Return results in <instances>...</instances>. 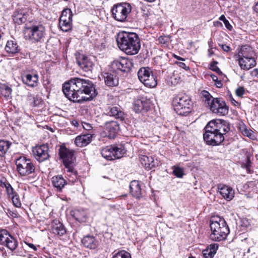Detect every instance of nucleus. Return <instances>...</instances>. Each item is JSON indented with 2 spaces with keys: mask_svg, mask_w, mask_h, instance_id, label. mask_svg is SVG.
Returning <instances> with one entry per match:
<instances>
[{
  "mask_svg": "<svg viewBox=\"0 0 258 258\" xmlns=\"http://www.w3.org/2000/svg\"><path fill=\"white\" fill-rule=\"evenodd\" d=\"M62 91L70 101L78 103L92 100L97 95L91 81L77 77L64 83Z\"/></svg>",
  "mask_w": 258,
  "mask_h": 258,
  "instance_id": "nucleus-1",
  "label": "nucleus"
},
{
  "mask_svg": "<svg viewBox=\"0 0 258 258\" xmlns=\"http://www.w3.org/2000/svg\"><path fill=\"white\" fill-rule=\"evenodd\" d=\"M118 47L128 55L137 54L141 48L140 41L136 33L122 31L116 37Z\"/></svg>",
  "mask_w": 258,
  "mask_h": 258,
  "instance_id": "nucleus-2",
  "label": "nucleus"
},
{
  "mask_svg": "<svg viewBox=\"0 0 258 258\" xmlns=\"http://www.w3.org/2000/svg\"><path fill=\"white\" fill-rule=\"evenodd\" d=\"M210 223L211 233L210 238L215 241L225 240L230 230L224 219L220 217H214L211 219Z\"/></svg>",
  "mask_w": 258,
  "mask_h": 258,
  "instance_id": "nucleus-3",
  "label": "nucleus"
},
{
  "mask_svg": "<svg viewBox=\"0 0 258 258\" xmlns=\"http://www.w3.org/2000/svg\"><path fill=\"white\" fill-rule=\"evenodd\" d=\"M203 101L207 104L210 110L214 113L220 116L226 115L228 112V107L225 101L219 98H214L207 91L201 93Z\"/></svg>",
  "mask_w": 258,
  "mask_h": 258,
  "instance_id": "nucleus-4",
  "label": "nucleus"
},
{
  "mask_svg": "<svg viewBox=\"0 0 258 258\" xmlns=\"http://www.w3.org/2000/svg\"><path fill=\"white\" fill-rule=\"evenodd\" d=\"M25 26L24 33L28 40L33 43L40 42L43 40L46 35V29L41 22L29 21Z\"/></svg>",
  "mask_w": 258,
  "mask_h": 258,
  "instance_id": "nucleus-5",
  "label": "nucleus"
},
{
  "mask_svg": "<svg viewBox=\"0 0 258 258\" xmlns=\"http://www.w3.org/2000/svg\"><path fill=\"white\" fill-rule=\"evenodd\" d=\"M172 102L175 111L180 115H186L192 110V102L185 94H178L174 97Z\"/></svg>",
  "mask_w": 258,
  "mask_h": 258,
  "instance_id": "nucleus-6",
  "label": "nucleus"
},
{
  "mask_svg": "<svg viewBox=\"0 0 258 258\" xmlns=\"http://www.w3.org/2000/svg\"><path fill=\"white\" fill-rule=\"evenodd\" d=\"M131 11V5L126 3L115 4L111 10L112 17L115 20L119 22L125 21Z\"/></svg>",
  "mask_w": 258,
  "mask_h": 258,
  "instance_id": "nucleus-7",
  "label": "nucleus"
},
{
  "mask_svg": "<svg viewBox=\"0 0 258 258\" xmlns=\"http://www.w3.org/2000/svg\"><path fill=\"white\" fill-rule=\"evenodd\" d=\"M138 76L141 82L148 87L154 88L157 84L156 77L149 67L141 68L138 72Z\"/></svg>",
  "mask_w": 258,
  "mask_h": 258,
  "instance_id": "nucleus-8",
  "label": "nucleus"
},
{
  "mask_svg": "<svg viewBox=\"0 0 258 258\" xmlns=\"http://www.w3.org/2000/svg\"><path fill=\"white\" fill-rule=\"evenodd\" d=\"M205 133L204 134V140L207 144L211 146L219 145L224 139V136L220 132L213 130L208 124L205 127Z\"/></svg>",
  "mask_w": 258,
  "mask_h": 258,
  "instance_id": "nucleus-9",
  "label": "nucleus"
},
{
  "mask_svg": "<svg viewBox=\"0 0 258 258\" xmlns=\"http://www.w3.org/2000/svg\"><path fill=\"white\" fill-rule=\"evenodd\" d=\"M125 152L124 147L121 145L106 146L101 151L102 157L108 160L120 158L123 156Z\"/></svg>",
  "mask_w": 258,
  "mask_h": 258,
  "instance_id": "nucleus-10",
  "label": "nucleus"
},
{
  "mask_svg": "<svg viewBox=\"0 0 258 258\" xmlns=\"http://www.w3.org/2000/svg\"><path fill=\"white\" fill-rule=\"evenodd\" d=\"M59 155L67 169V171L73 173L74 170V164L75 160L73 151L67 148L65 146H61L59 149Z\"/></svg>",
  "mask_w": 258,
  "mask_h": 258,
  "instance_id": "nucleus-11",
  "label": "nucleus"
},
{
  "mask_svg": "<svg viewBox=\"0 0 258 258\" xmlns=\"http://www.w3.org/2000/svg\"><path fill=\"white\" fill-rule=\"evenodd\" d=\"M17 169L22 176L28 175L33 172L35 170L34 164L30 159L25 157H21L16 161Z\"/></svg>",
  "mask_w": 258,
  "mask_h": 258,
  "instance_id": "nucleus-12",
  "label": "nucleus"
},
{
  "mask_svg": "<svg viewBox=\"0 0 258 258\" xmlns=\"http://www.w3.org/2000/svg\"><path fill=\"white\" fill-rule=\"evenodd\" d=\"M0 244L6 246L12 251L18 246L17 240L7 230L4 229H0Z\"/></svg>",
  "mask_w": 258,
  "mask_h": 258,
  "instance_id": "nucleus-13",
  "label": "nucleus"
},
{
  "mask_svg": "<svg viewBox=\"0 0 258 258\" xmlns=\"http://www.w3.org/2000/svg\"><path fill=\"white\" fill-rule=\"evenodd\" d=\"M207 124L211 127L213 131L221 133L223 136L228 133L230 130L229 123L223 119L212 120Z\"/></svg>",
  "mask_w": 258,
  "mask_h": 258,
  "instance_id": "nucleus-14",
  "label": "nucleus"
},
{
  "mask_svg": "<svg viewBox=\"0 0 258 258\" xmlns=\"http://www.w3.org/2000/svg\"><path fill=\"white\" fill-rule=\"evenodd\" d=\"M48 149V146L45 144L36 146L32 149L33 155L38 161L43 162L49 157Z\"/></svg>",
  "mask_w": 258,
  "mask_h": 258,
  "instance_id": "nucleus-15",
  "label": "nucleus"
},
{
  "mask_svg": "<svg viewBox=\"0 0 258 258\" xmlns=\"http://www.w3.org/2000/svg\"><path fill=\"white\" fill-rule=\"evenodd\" d=\"M132 66L131 61L124 57H120L111 63V68L113 70L116 69L123 72H128Z\"/></svg>",
  "mask_w": 258,
  "mask_h": 258,
  "instance_id": "nucleus-16",
  "label": "nucleus"
},
{
  "mask_svg": "<svg viewBox=\"0 0 258 258\" xmlns=\"http://www.w3.org/2000/svg\"><path fill=\"white\" fill-rule=\"evenodd\" d=\"M78 66L85 72L91 71L93 69V63L87 56L80 54L76 57Z\"/></svg>",
  "mask_w": 258,
  "mask_h": 258,
  "instance_id": "nucleus-17",
  "label": "nucleus"
},
{
  "mask_svg": "<svg viewBox=\"0 0 258 258\" xmlns=\"http://www.w3.org/2000/svg\"><path fill=\"white\" fill-rule=\"evenodd\" d=\"M150 107V101L146 98L138 99L134 102L133 109L136 112H140L143 110L148 111Z\"/></svg>",
  "mask_w": 258,
  "mask_h": 258,
  "instance_id": "nucleus-18",
  "label": "nucleus"
},
{
  "mask_svg": "<svg viewBox=\"0 0 258 258\" xmlns=\"http://www.w3.org/2000/svg\"><path fill=\"white\" fill-rule=\"evenodd\" d=\"M104 83L109 87L116 86L118 84V77L116 72L104 73L103 75Z\"/></svg>",
  "mask_w": 258,
  "mask_h": 258,
  "instance_id": "nucleus-19",
  "label": "nucleus"
},
{
  "mask_svg": "<svg viewBox=\"0 0 258 258\" xmlns=\"http://www.w3.org/2000/svg\"><path fill=\"white\" fill-rule=\"evenodd\" d=\"M104 128L108 133L110 139L114 138L119 130V125L117 121H107L104 123Z\"/></svg>",
  "mask_w": 258,
  "mask_h": 258,
  "instance_id": "nucleus-20",
  "label": "nucleus"
},
{
  "mask_svg": "<svg viewBox=\"0 0 258 258\" xmlns=\"http://www.w3.org/2000/svg\"><path fill=\"white\" fill-rule=\"evenodd\" d=\"M218 190L222 197L228 201H231L234 197V191L232 187L223 184H219Z\"/></svg>",
  "mask_w": 258,
  "mask_h": 258,
  "instance_id": "nucleus-21",
  "label": "nucleus"
},
{
  "mask_svg": "<svg viewBox=\"0 0 258 258\" xmlns=\"http://www.w3.org/2000/svg\"><path fill=\"white\" fill-rule=\"evenodd\" d=\"M238 61L241 69L245 70H248L254 67L256 64L255 61L253 56L246 57H239Z\"/></svg>",
  "mask_w": 258,
  "mask_h": 258,
  "instance_id": "nucleus-22",
  "label": "nucleus"
},
{
  "mask_svg": "<svg viewBox=\"0 0 258 258\" xmlns=\"http://www.w3.org/2000/svg\"><path fill=\"white\" fill-rule=\"evenodd\" d=\"M23 82L28 86L35 87L37 86L38 76L37 74L32 75L31 74H25L22 76Z\"/></svg>",
  "mask_w": 258,
  "mask_h": 258,
  "instance_id": "nucleus-23",
  "label": "nucleus"
},
{
  "mask_svg": "<svg viewBox=\"0 0 258 258\" xmlns=\"http://www.w3.org/2000/svg\"><path fill=\"white\" fill-rule=\"evenodd\" d=\"M82 243L83 245L90 249H95L98 245V241L95 237L90 235H87L82 239Z\"/></svg>",
  "mask_w": 258,
  "mask_h": 258,
  "instance_id": "nucleus-24",
  "label": "nucleus"
},
{
  "mask_svg": "<svg viewBox=\"0 0 258 258\" xmlns=\"http://www.w3.org/2000/svg\"><path fill=\"white\" fill-rule=\"evenodd\" d=\"M92 135L90 134L77 136L75 143L77 146L83 147L89 144L92 141Z\"/></svg>",
  "mask_w": 258,
  "mask_h": 258,
  "instance_id": "nucleus-25",
  "label": "nucleus"
},
{
  "mask_svg": "<svg viewBox=\"0 0 258 258\" xmlns=\"http://www.w3.org/2000/svg\"><path fill=\"white\" fill-rule=\"evenodd\" d=\"M130 192L133 197L140 199L142 196L141 186L138 181L133 180L130 185Z\"/></svg>",
  "mask_w": 258,
  "mask_h": 258,
  "instance_id": "nucleus-26",
  "label": "nucleus"
},
{
  "mask_svg": "<svg viewBox=\"0 0 258 258\" xmlns=\"http://www.w3.org/2000/svg\"><path fill=\"white\" fill-rule=\"evenodd\" d=\"M52 231L53 233L61 236L66 233L63 225L57 219L53 220L52 222Z\"/></svg>",
  "mask_w": 258,
  "mask_h": 258,
  "instance_id": "nucleus-27",
  "label": "nucleus"
},
{
  "mask_svg": "<svg viewBox=\"0 0 258 258\" xmlns=\"http://www.w3.org/2000/svg\"><path fill=\"white\" fill-rule=\"evenodd\" d=\"M5 50L8 53L15 54L19 52L20 48L16 40H8L5 46Z\"/></svg>",
  "mask_w": 258,
  "mask_h": 258,
  "instance_id": "nucleus-28",
  "label": "nucleus"
},
{
  "mask_svg": "<svg viewBox=\"0 0 258 258\" xmlns=\"http://www.w3.org/2000/svg\"><path fill=\"white\" fill-rule=\"evenodd\" d=\"M141 164L145 166L146 168L151 169L155 167L154 158L152 156H147L146 155H141L139 157Z\"/></svg>",
  "mask_w": 258,
  "mask_h": 258,
  "instance_id": "nucleus-29",
  "label": "nucleus"
},
{
  "mask_svg": "<svg viewBox=\"0 0 258 258\" xmlns=\"http://www.w3.org/2000/svg\"><path fill=\"white\" fill-rule=\"evenodd\" d=\"M218 244L216 243L210 244L207 248L203 250V254L204 258H213L216 253Z\"/></svg>",
  "mask_w": 258,
  "mask_h": 258,
  "instance_id": "nucleus-30",
  "label": "nucleus"
},
{
  "mask_svg": "<svg viewBox=\"0 0 258 258\" xmlns=\"http://www.w3.org/2000/svg\"><path fill=\"white\" fill-rule=\"evenodd\" d=\"M51 180L53 185L58 191H61L62 188L67 184L66 181L62 176H54L52 178Z\"/></svg>",
  "mask_w": 258,
  "mask_h": 258,
  "instance_id": "nucleus-31",
  "label": "nucleus"
},
{
  "mask_svg": "<svg viewBox=\"0 0 258 258\" xmlns=\"http://www.w3.org/2000/svg\"><path fill=\"white\" fill-rule=\"evenodd\" d=\"M13 17L14 22L20 25L26 21L28 14L22 11H16L14 12Z\"/></svg>",
  "mask_w": 258,
  "mask_h": 258,
  "instance_id": "nucleus-32",
  "label": "nucleus"
},
{
  "mask_svg": "<svg viewBox=\"0 0 258 258\" xmlns=\"http://www.w3.org/2000/svg\"><path fill=\"white\" fill-rule=\"evenodd\" d=\"M110 116L115 117L116 118L123 119L124 118V113L122 112L120 107L113 106L109 108L108 112Z\"/></svg>",
  "mask_w": 258,
  "mask_h": 258,
  "instance_id": "nucleus-33",
  "label": "nucleus"
},
{
  "mask_svg": "<svg viewBox=\"0 0 258 258\" xmlns=\"http://www.w3.org/2000/svg\"><path fill=\"white\" fill-rule=\"evenodd\" d=\"M254 54V52L251 47L244 45L241 47L238 55L239 57H246L253 56Z\"/></svg>",
  "mask_w": 258,
  "mask_h": 258,
  "instance_id": "nucleus-34",
  "label": "nucleus"
},
{
  "mask_svg": "<svg viewBox=\"0 0 258 258\" xmlns=\"http://www.w3.org/2000/svg\"><path fill=\"white\" fill-rule=\"evenodd\" d=\"M73 14L71 10L67 9L62 11L59 21L72 20Z\"/></svg>",
  "mask_w": 258,
  "mask_h": 258,
  "instance_id": "nucleus-35",
  "label": "nucleus"
},
{
  "mask_svg": "<svg viewBox=\"0 0 258 258\" xmlns=\"http://www.w3.org/2000/svg\"><path fill=\"white\" fill-rule=\"evenodd\" d=\"M11 144L6 141L0 140V156H3L8 151Z\"/></svg>",
  "mask_w": 258,
  "mask_h": 258,
  "instance_id": "nucleus-36",
  "label": "nucleus"
},
{
  "mask_svg": "<svg viewBox=\"0 0 258 258\" xmlns=\"http://www.w3.org/2000/svg\"><path fill=\"white\" fill-rule=\"evenodd\" d=\"M72 20H66L62 21H59V25L60 29L65 32H67L70 30L72 27Z\"/></svg>",
  "mask_w": 258,
  "mask_h": 258,
  "instance_id": "nucleus-37",
  "label": "nucleus"
},
{
  "mask_svg": "<svg viewBox=\"0 0 258 258\" xmlns=\"http://www.w3.org/2000/svg\"><path fill=\"white\" fill-rule=\"evenodd\" d=\"M239 128L241 133L244 136L249 138H250L252 136L253 132L251 130L248 129L244 124H240Z\"/></svg>",
  "mask_w": 258,
  "mask_h": 258,
  "instance_id": "nucleus-38",
  "label": "nucleus"
},
{
  "mask_svg": "<svg viewBox=\"0 0 258 258\" xmlns=\"http://www.w3.org/2000/svg\"><path fill=\"white\" fill-rule=\"evenodd\" d=\"M1 94L6 98H10L12 93V89L6 85H3L1 87Z\"/></svg>",
  "mask_w": 258,
  "mask_h": 258,
  "instance_id": "nucleus-39",
  "label": "nucleus"
},
{
  "mask_svg": "<svg viewBox=\"0 0 258 258\" xmlns=\"http://www.w3.org/2000/svg\"><path fill=\"white\" fill-rule=\"evenodd\" d=\"M112 258H131L130 253L125 250H120L116 253Z\"/></svg>",
  "mask_w": 258,
  "mask_h": 258,
  "instance_id": "nucleus-40",
  "label": "nucleus"
},
{
  "mask_svg": "<svg viewBox=\"0 0 258 258\" xmlns=\"http://www.w3.org/2000/svg\"><path fill=\"white\" fill-rule=\"evenodd\" d=\"M12 201L14 206L20 208L21 206V202L19 196L17 193L11 196Z\"/></svg>",
  "mask_w": 258,
  "mask_h": 258,
  "instance_id": "nucleus-41",
  "label": "nucleus"
},
{
  "mask_svg": "<svg viewBox=\"0 0 258 258\" xmlns=\"http://www.w3.org/2000/svg\"><path fill=\"white\" fill-rule=\"evenodd\" d=\"M173 173L175 176L181 178L183 175V169L179 167H174Z\"/></svg>",
  "mask_w": 258,
  "mask_h": 258,
  "instance_id": "nucleus-42",
  "label": "nucleus"
},
{
  "mask_svg": "<svg viewBox=\"0 0 258 258\" xmlns=\"http://www.w3.org/2000/svg\"><path fill=\"white\" fill-rule=\"evenodd\" d=\"M4 186L6 188L7 192L8 195L10 197L12 196L14 194H16L15 191H14V189L11 186V185L8 182H5L3 183Z\"/></svg>",
  "mask_w": 258,
  "mask_h": 258,
  "instance_id": "nucleus-43",
  "label": "nucleus"
},
{
  "mask_svg": "<svg viewBox=\"0 0 258 258\" xmlns=\"http://www.w3.org/2000/svg\"><path fill=\"white\" fill-rule=\"evenodd\" d=\"M219 20L223 22L227 29L229 30L232 29V26L230 24L229 21L226 19L225 17L223 15L220 17Z\"/></svg>",
  "mask_w": 258,
  "mask_h": 258,
  "instance_id": "nucleus-44",
  "label": "nucleus"
},
{
  "mask_svg": "<svg viewBox=\"0 0 258 258\" xmlns=\"http://www.w3.org/2000/svg\"><path fill=\"white\" fill-rule=\"evenodd\" d=\"M217 62L216 61H213L211 64V69L216 72L218 74H222V72L220 69L216 66Z\"/></svg>",
  "mask_w": 258,
  "mask_h": 258,
  "instance_id": "nucleus-45",
  "label": "nucleus"
},
{
  "mask_svg": "<svg viewBox=\"0 0 258 258\" xmlns=\"http://www.w3.org/2000/svg\"><path fill=\"white\" fill-rule=\"evenodd\" d=\"M245 89L242 87H239L235 91L236 94L239 97H241L245 93Z\"/></svg>",
  "mask_w": 258,
  "mask_h": 258,
  "instance_id": "nucleus-46",
  "label": "nucleus"
},
{
  "mask_svg": "<svg viewBox=\"0 0 258 258\" xmlns=\"http://www.w3.org/2000/svg\"><path fill=\"white\" fill-rule=\"evenodd\" d=\"M81 124L83 127L86 130L90 131L92 128V126L90 123L85 122H82Z\"/></svg>",
  "mask_w": 258,
  "mask_h": 258,
  "instance_id": "nucleus-47",
  "label": "nucleus"
},
{
  "mask_svg": "<svg viewBox=\"0 0 258 258\" xmlns=\"http://www.w3.org/2000/svg\"><path fill=\"white\" fill-rule=\"evenodd\" d=\"M41 102V99L37 96L33 97V105L34 106H36L39 105Z\"/></svg>",
  "mask_w": 258,
  "mask_h": 258,
  "instance_id": "nucleus-48",
  "label": "nucleus"
},
{
  "mask_svg": "<svg viewBox=\"0 0 258 258\" xmlns=\"http://www.w3.org/2000/svg\"><path fill=\"white\" fill-rule=\"evenodd\" d=\"M219 45L222 50L225 52H229L231 50L230 47L226 44H220Z\"/></svg>",
  "mask_w": 258,
  "mask_h": 258,
  "instance_id": "nucleus-49",
  "label": "nucleus"
},
{
  "mask_svg": "<svg viewBox=\"0 0 258 258\" xmlns=\"http://www.w3.org/2000/svg\"><path fill=\"white\" fill-rule=\"evenodd\" d=\"M177 64H178V66L184 69L185 70H188L189 69V68L187 66H186V64L184 63V62H177Z\"/></svg>",
  "mask_w": 258,
  "mask_h": 258,
  "instance_id": "nucleus-50",
  "label": "nucleus"
},
{
  "mask_svg": "<svg viewBox=\"0 0 258 258\" xmlns=\"http://www.w3.org/2000/svg\"><path fill=\"white\" fill-rule=\"evenodd\" d=\"M26 244L31 248L33 249L34 251H36L37 250V247L34 244L31 243L26 242Z\"/></svg>",
  "mask_w": 258,
  "mask_h": 258,
  "instance_id": "nucleus-51",
  "label": "nucleus"
},
{
  "mask_svg": "<svg viewBox=\"0 0 258 258\" xmlns=\"http://www.w3.org/2000/svg\"><path fill=\"white\" fill-rule=\"evenodd\" d=\"M158 40L160 43H163V44H165L166 42V41L165 40L164 37H163L162 36L159 37L158 38Z\"/></svg>",
  "mask_w": 258,
  "mask_h": 258,
  "instance_id": "nucleus-52",
  "label": "nucleus"
},
{
  "mask_svg": "<svg viewBox=\"0 0 258 258\" xmlns=\"http://www.w3.org/2000/svg\"><path fill=\"white\" fill-rule=\"evenodd\" d=\"M215 85L218 88H221L222 87V84L221 81H219L218 80L215 82Z\"/></svg>",
  "mask_w": 258,
  "mask_h": 258,
  "instance_id": "nucleus-53",
  "label": "nucleus"
},
{
  "mask_svg": "<svg viewBox=\"0 0 258 258\" xmlns=\"http://www.w3.org/2000/svg\"><path fill=\"white\" fill-rule=\"evenodd\" d=\"M208 45L209 48H213V42L211 39L208 41Z\"/></svg>",
  "mask_w": 258,
  "mask_h": 258,
  "instance_id": "nucleus-54",
  "label": "nucleus"
},
{
  "mask_svg": "<svg viewBox=\"0 0 258 258\" xmlns=\"http://www.w3.org/2000/svg\"><path fill=\"white\" fill-rule=\"evenodd\" d=\"M72 124L76 127L79 126V122L77 120H73Z\"/></svg>",
  "mask_w": 258,
  "mask_h": 258,
  "instance_id": "nucleus-55",
  "label": "nucleus"
},
{
  "mask_svg": "<svg viewBox=\"0 0 258 258\" xmlns=\"http://www.w3.org/2000/svg\"><path fill=\"white\" fill-rule=\"evenodd\" d=\"M211 77L212 78V80L214 82H216V81L218 80V77L216 76H215V75L211 74Z\"/></svg>",
  "mask_w": 258,
  "mask_h": 258,
  "instance_id": "nucleus-56",
  "label": "nucleus"
},
{
  "mask_svg": "<svg viewBox=\"0 0 258 258\" xmlns=\"http://www.w3.org/2000/svg\"><path fill=\"white\" fill-rule=\"evenodd\" d=\"M254 11L258 14V2L255 5L253 8Z\"/></svg>",
  "mask_w": 258,
  "mask_h": 258,
  "instance_id": "nucleus-57",
  "label": "nucleus"
},
{
  "mask_svg": "<svg viewBox=\"0 0 258 258\" xmlns=\"http://www.w3.org/2000/svg\"><path fill=\"white\" fill-rule=\"evenodd\" d=\"M212 49L213 48H209L208 49L209 56H211L214 53V52Z\"/></svg>",
  "mask_w": 258,
  "mask_h": 258,
  "instance_id": "nucleus-58",
  "label": "nucleus"
},
{
  "mask_svg": "<svg viewBox=\"0 0 258 258\" xmlns=\"http://www.w3.org/2000/svg\"><path fill=\"white\" fill-rule=\"evenodd\" d=\"M174 57L178 60H184V58H183L179 56H177L176 55H174Z\"/></svg>",
  "mask_w": 258,
  "mask_h": 258,
  "instance_id": "nucleus-59",
  "label": "nucleus"
},
{
  "mask_svg": "<svg viewBox=\"0 0 258 258\" xmlns=\"http://www.w3.org/2000/svg\"><path fill=\"white\" fill-rule=\"evenodd\" d=\"M214 25L215 26H218V25L222 26V23H220V22L217 21V22L214 23Z\"/></svg>",
  "mask_w": 258,
  "mask_h": 258,
  "instance_id": "nucleus-60",
  "label": "nucleus"
},
{
  "mask_svg": "<svg viewBox=\"0 0 258 258\" xmlns=\"http://www.w3.org/2000/svg\"><path fill=\"white\" fill-rule=\"evenodd\" d=\"M232 103L233 104H234L235 105H236V104H238V102H237L236 101L234 100H233L232 101Z\"/></svg>",
  "mask_w": 258,
  "mask_h": 258,
  "instance_id": "nucleus-61",
  "label": "nucleus"
},
{
  "mask_svg": "<svg viewBox=\"0 0 258 258\" xmlns=\"http://www.w3.org/2000/svg\"><path fill=\"white\" fill-rule=\"evenodd\" d=\"M76 219L78 220V221H81V220H83L82 219H81L80 217H76Z\"/></svg>",
  "mask_w": 258,
  "mask_h": 258,
  "instance_id": "nucleus-62",
  "label": "nucleus"
},
{
  "mask_svg": "<svg viewBox=\"0 0 258 258\" xmlns=\"http://www.w3.org/2000/svg\"><path fill=\"white\" fill-rule=\"evenodd\" d=\"M189 258H195V257L192 256H189Z\"/></svg>",
  "mask_w": 258,
  "mask_h": 258,
  "instance_id": "nucleus-63",
  "label": "nucleus"
}]
</instances>
